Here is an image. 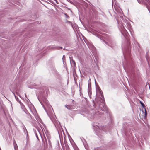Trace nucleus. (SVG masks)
Masks as SVG:
<instances>
[{
  "instance_id": "obj_22",
  "label": "nucleus",
  "mask_w": 150,
  "mask_h": 150,
  "mask_svg": "<svg viewBox=\"0 0 150 150\" xmlns=\"http://www.w3.org/2000/svg\"><path fill=\"white\" fill-rule=\"evenodd\" d=\"M25 97L27 98L28 100H29V99L28 98H27V95H26V94H25Z\"/></svg>"
},
{
  "instance_id": "obj_30",
  "label": "nucleus",
  "mask_w": 150,
  "mask_h": 150,
  "mask_svg": "<svg viewBox=\"0 0 150 150\" xmlns=\"http://www.w3.org/2000/svg\"><path fill=\"white\" fill-rule=\"evenodd\" d=\"M43 142H44V141H43Z\"/></svg>"
},
{
  "instance_id": "obj_10",
  "label": "nucleus",
  "mask_w": 150,
  "mask_h": 150,
  "mask_svg": "<svg viewBox=\"0 0 150 150\" xmlns=\"http://www.w3.org/2000/svg\"><path fill=\"white\" fill-rule=\"evenodd\" d=\"M64 15H65V16L68 19L69 18V16H68L66 13H65Z\"/></svg>"
},
{
  "instance_id": "obj_6",
  "label": "nucleus",
  "mask_w": 150,
  "mask_h": 150,
  "mask_svg": "<svg viewBox=\"0 0 150 150\" xmlns=\"http://www.w3.org/2000/svg\"><path fill=\"white\" fill-rule=\"evenodd\" d=\"M88 93L89 96H91V88L89 87V85H88Z\"/></svg>"
},
{
  "instance_id": "obj_31",
  "label": "nucleus",
  "mask_w": 150,
  "mask_h": 150,
  "mask_svg": "<svg viewBox=\"0 0 150 150\" xmlns=\"http://www.w3.org/2000/svg\"><path fill=\"white\" fill-rule=\"evenodd\" d=\"M137 0V1H138V0Z\"/></svg>"
},
{
  "instance_id": "obj_7",
  "label": "nucleus",
  "mask_w": 150,
  "mask_h": 150,
  "mask_svg": "<svg viewBox=\"0 0 150 150\" xmlns=\"http://www.w3.org/2000/svg\"><path fill=\"white\" fill-rule=\"evenodd\" d=\"M146 58L149 65V63H150V58L149 56L147 55L146 56Z\"/></svg>"
},
{
  "instance_id": "obj_20",
  "label": "nucleus",
  "mask_w": 150,
  "mask_h": 150,
  "mask_svg": "<svg viewBox=\"0 0 150 150\" xmlns=\"http://www.w3.org/2000/svg\"><path fill=\"white\" fill-rule=\"evenodd\" d=\"M68 106H68V105H65V107H66L68 109H69V108H68Z\"/></svg>"
},
{
  "instance_id": "obj_4",
  "label": "nucleus",
  "mask_w": 150,
  "mask_h": 150,
  "mask_svg": "<svg viewBox=\"0 0 150 150\" xmlns=\"http://www.w3.org/2000/svg\"><path fill=\"white\" fill-rule=\"evenodd\" d=\"M70 60L71 65H72V66H74L75 67H76V64L74 60L72 59H71L70 58Z\"/></svg>"
},
{
  "instance_id": "obj_14",
  "label": "nucleus",
  "mask_w": 150,
  "mask_h": 150,
  "mask_svg": "<svg viewBox=\"0 0 150 150\" xmlns=\"http://www.w3.org/2000/svg\"><path fill=\"white\" fill-rule=\"evenodd\" d=\"M45 142L46 145H47V139L45 138Z\"/></svg>"
},
{
  "instance_id": "obj_2",
  "label": "nucleus",
  "mask_w": 150,
  "mask_h": 150,
  "mask_svg": "<svg viewBox=\"0 0 150 150\" xmlns=\"http://www.w3.org/2000/svg\"><path fill=\"white\" fill-rule=\"evenodd\" d=\"M73 75L74 81H76L77 79L78 76L76 74V70H75V69H74V70H73Z\"/></svg>"
},
{
  "instance_id": "obj_29",
  "label": "nucleus",
  "mask_w": 150,
  "mask_h": 150,
  "mask_svg": "<svg viewBox=\"0 0 150 150\" xmlns=\"http://www.w3.org/2000/svg\"><path fill=\"white\" fill-rule=\"evenodd\" d=\"M145 113H146V112H145Z\"/></svg>"
},
{
  "instance_id": "obj_11",
  "label": "nucleus",
  "mask_w": 150,
  "mask_h": 150,
  "mask_svg": "<svg viewBox=\"0 0 150 150\" xmlns=\"http://www.w3.org/2000/svg\"><path fill=\"white\" fill-rule=\"evenodd\" d=\"M59 48H60L61 49H62V47H56V48H55V49H59Z\"/></svg>"
},
{
  "instance_id": "obj_21",
  "label": "nucleus",
  "mask_w": 150,
  "mask_h": 150,
  "mask_svg": "<svg viewBox=\"0 0 150 150\" xmlns=\"http://www.w3.org/2000/svg\"><path fill=\"white\" fill-rule=\"evenodd\" d=\"M67 22L70 23H71V22L69 21H67Z\"/></svg>"
},
{
  "instance_id": "obj_8",
  "label": "nucleus",
  "mask_w": 150,
  "mask_h": 150,
  "mask_svg": "<svg viewBox=\"0 0 150 150\" xmlns=\"http://www.w3.org/2000/svg\"><path fill=\"white\" fill-rule=\"evenodd\" d=\"M140 103L141 104L142 106L143 107V108H144L145 107V106L144 105V104L142 101H140Z\"/></svg>"
},
{
  "instance_id": "obj_13",
  "label": "nucleus",
  "mask_w": 150,
  "mask_h": 150,
  "mask_svg": "<svg viewBox=\"0 0 150 150\" xmlns=\"http://www.w3.org/2000/svg\"><path fill=\"white\" fill-rule=\"evenodd\" d=\"M62 60H65V56L64 55L63 56V57H62Z\"/></svg>"
},
{
  "instance_id": "obj_1",
  "label": "nucleus",
  "mask_w": 150,
  "mask_h": 150,
  "mask_svg": "<svg viewBox=\"0 0 150 150\" xmlns=\"http://www.w3.org/2000/svg\"><path fill=\"white\" fill-rule=\"evenodd\" d=\"M101 110L103 111L107 112L108 110V108L105 104L100 105V106Z\"/></svg>"
},
{
  "instance_id": "obj_3",
  "label": "nucleus",
  "mask_w": 150,
  "mask_h": 150,
  "mask_svg": "<svg viewBox=\"0 0 150 150\" xmlns=\"http://www.w3.org/2000/svg\"><path fill=\"white\" fill-rule=\"evenodd\" d=\"M21 127H22L23 130L24 131V132L25 134L26 132L27 133V134H28L27 131L23 124V123L21 124Z\"/></svg>"
},
{
  "instance_id": "obj_15",
  "label": "nucleus",
  "mask_w": 150,
  "mask_h": 150,
  "mask_svg": "<svg viewBox=\"0 0 150 150\" xmlns=\"http://www.w3.org/2000/svg\"><path fill=\"white\" fill-rule=\"evenodd\" d=\"M48 142L49 144L50 145L51 143V141H50V140L49 139H48Z\"/></svg>"
},
{
  "instance_id": "obj_28",
  "label": "nucleus",
  "mask_w": 150,
  "mask_h": 150,
  "mask_svg": "<svg viewBox=\"0 0 150 150\" xmlns=\"http://www.w3.org/2000/svg\"><path fill=\"white\" fill-rule=\"evenodd\" d=\"M81 89H80V93H81Z\"/></svg>"
},
{
  "instance_id": "obj_5",
  "label": "nucleus",
  "mask_w": 150,
  "mask_h": 150,
  "mask_svg": "<svg viewBox=\"0 0 150 150\" xmlns=\"http://www.w3.org/2000/svg\"><path fill=\"white\" fill-rule=\"evenodd\" d=\"M103 41L108 46H110L112 48L113 46H112V43L111 42H106L105 40H103Z\"/></svg>"
},
{
  "instance_id": "obj_18",
  "label": "nucleus",
  "mask_w": 150,
  "mask_h": 150,
  "mask_svg": "<svg viewBox=\"0 0 150 150\" xmlns=\"http://www.w3.org/2000/svg\"><path fill=\"white\" fill-rule=\"evenodd\" d=\"M98 37L101 39V38H102V36L101 35H98Z\"/></svg>"
},
{
  "instance_id": "obj_19",
  "label": "nucleus",
  "mask_w": 150,
  "mask_h": 150,
  "mask_svg": "<svg viewBox=\"0 0 150 150\" xmlns=\"http://www.w3.org/2000/svg\"><path fill=\"white\" fill-rule=\"evenodd\" d=\"M124 32L125 34H127V32L125 30H124Z\"/></svg>"
},
{
  "instance_id": "obj_26",
  "label": "nucleus",
  "mask_w": 150,
  "mask_h": 150,
  "mask_svg": "<svg viewBox=\"0 0 150 150\" xmlns=\"http://www.w3.org/2000/svg\"><path fill=\"white\" fill-rule=\"evenodd\" d=\"M56 2L57 3V4H58V3L57 2V1H56Z\"/></svg>"
},
{
  "instance_id": "obj_23",
  "label": "nucleus",
  "mask_w": 150,
  "mask_h": 150,
  "mask_svg": "<svg viewBox=\"0 0 150 150\" xmlns=\"http://www.w3.org/2000/svg\"><path fill=\"white\" fill-rule=\"evenodd\" d=\"M65 60H63V64H64V63L65 62Z\"/></svg>"
},
{
  "instance_id": "obj_16",
  "label": "nucleus",
  "mask_w": 150,
  "mask_h": 150,
  "mask_svg": "<svg viewBox=\"0 0 150 150\" xmlns=\"http://www.w3.org/2000/svg\"><path fill=\"white\" fill-rule=\"evenodd\" d=\"M28 116L29 118H30L31 119H32V116L30 114H29L28 115Z\"/></svg>"
},
{
  "instance_id": "obj_17",
  "label": "nucleus",
  "mask_w": 150,
  "mask_h": 150,
  "mask_svg": "<svg viewBox=\"0 0 150 150\" xmlns=\"http://www.w3.org/2000/svg\"><path fill=\"white\" fill-rule=\"evenodd\" d=\"M19 103L20 104V105H21V106L23 105V103L21 102V101L20 102H19Z\"/></svg>"
},
{
  "instance_id": "obj_9",
  "label": "nucleus",
  "mask_w": 150,
  "mask_h": 150,
  "mask_svg": "<svg viewBox=\"0 0 150 150\" xmlns=\"http://www.w3.org/2000/svg\"><path fill=\"white\" fill-rule=\"evenodd\" d=\"M14 96L15 97V98L16 100L18 102H20L21 101L19 100V98H18L17 97H16V95L14 94Z\"/></svg>"
},
{
  "instance_id": "obj_25",
  "label": "nucleus",
  "mask_w": 150,
  "mask_h": 150,
  "mask_svg": "<svg viewBox=\"0 0 150 150\" xmlns=\"http://www.w3.org/2000/svg\"><path fill=\"white\" fill-rule=\"evenodd\" d=\"M36 137H37V138H38V137L37 134H36Z\"/></svg>"
},
{
  "instance_id": "obj_27",
  "label": "nucleus",
  "mask_w": 150,
  "mask_h": 150,
  "mask_svg": "<svg viewBox=\"0 0 150 150\" xmlns=\"http://www.w3.org/2000/svg\"><path fill=\"white\" fill-rule=\"evenodd\" d=\"M19 96H20V97L21 98H22L21 97L20 95H19Z\"/></svg>"
},
{
  "instance_id": "obj_24",
  "label": "nucleus",
  "mask_w": 150,
  "mask_h": 150,
  "mask_svg": "<svg viewBox=\"0 0 150 150\" xmlns=\"http://www.w3.org/2000/svg\"><path fill=\"white\" fill-rule=\"evenodd\" d=\"M129 27H131V25L129 24Z\"/></svg>"
},
{
  "instance_id": "obj_12",
  "label": "nucleus",
  "mask_w": 150,
  "mask_h": 150,
  "mask_svg": "<svg viewBox=\"0 0 150 150\" xmlns=\"http://www.w3.org/2000/svg\"><path fill=\"white\" fill-rule=\"evenodd\" d=\"M100 93L101 96L102 97H103V93L102 92V91H100Z\"/></svg>"
}]
</instances>
